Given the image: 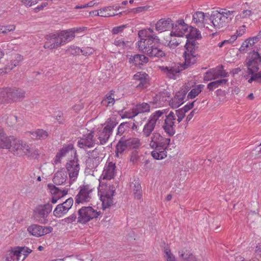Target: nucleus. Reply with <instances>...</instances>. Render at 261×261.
Returning a JSON list of instances; mask_svg holds the SVG:
<instances>
[{"label": "nucleus", "mask_w": 261, "mask_h": 261, "mask_svg": "<svg viewBox=\"0 0 261 261\" xmlns=\"http://www.w3.org/2000/svg\"><path fill=\"white\" fill-rule=\"evenodd\" d=\"M138 36L140 38L138 42L139 50L151 58L162 59L166 57V54L161 47L158 36L147 34L146 31H139Z\"/></svg>", "instance_id": "1"}, {"label": "nucleus", "mask_w": 261, "mask_h": 261, "mask_svg": "<svg viewBox=\"0 0 261 261\" xmlns=\"http://www.w3.org/2000/svg\"><path fill=\"white\" fill-rule=\"evenodd\" d=\"M186 51L184 53L185 64L183 69H185L191 65L194 64L197 59V50L199 43L195 40H187L185 45Z\"/></svg>", "instance_id": "2"}, {"label": "nucleus", "mask_w": 261, "mask_h": 261, "mask_svg": "<svg viewBox=\"0 0 261 261\" xmlns=\"http://www.w3.org/2000/svg\"><path fill=\"white\" fill-rule=\"evenodd\" d=\"M24 96L25 92L22 89L6 88L0 90V103L20 100Z\"/></svg>", "instance_id": "3"}, {"label": "nucleus", "mask_w": 261, "mask_h": 261, "mask_svg": "<svg viewBox=\"0 0 261 261\" xmlns=\"http://www.w3.org/2000/svg\"><path fill=\"white\" fill-rule=\"evenodd\" d=\"M31 252L32 250L24 246L11 247L5 255L4 261H23Z\"/></svg>", "instance_id": "4"}, {"label": "nucleus", "mask_w": 261, "mask_h": 261, "mask_svg": "<svg viewBox=\"0 0 261 261\" xmlns=\"http://www.w3.org/2000/svg\"><path fill=\"white\" fill-rule=\"evenodd\" d=\"M53 206L47 203L37 205L33 212V218L36 221L41 224H46L48 222L47 217L52 211Z\"/></svg>", "instance_id": "5"}, {"label": "nucleus", "mask_w": 261, "mask_h": 261, "mask_svg": "<svg viewBox=\"0 0 261 261\" xmlns=\"http://www.w3.org/2000/svg\"><path fill=\"white\" fill-rule=\"evenodd\" d=\"M247 67V73L253 74L258 72L259 67L261 66V57L258 52L253 50L250 52L245 60Z\"/></svg>", "instance_id": "6"}, {"label": "nucleus", "mask_w": 261, "mask_h": 261, "mask_svg": "<svg viewBox=\"0 0 261 261\" xmlns=\"http://www.w3.org/2000/svg\"><path fill=\"white\" fill-rule=\"evenodd\" d=\"M77 222L81 224H86L90 220L97 218L100 212L97 211L92 206H83L77 212Z\"/></svg>", "instance_id": "7"}, {"label": "nucleus", "mask_w": 261, "mask_h": 261, "mask_svg": "<svg viewBox=\"0 0 261 261\" xmlns=\"http://www.w3.org/2000/svg\"><path fill=\"white\" fill-rule=\"evenodd\" d=\"M118 122L113 118H110L106 122V125L98 132V139L101 145L106 144L112 135L113 128L117 125Z\"/></svg>", "instance_id": "8"}, {"label": "nucleus", "mask_w": 261, "mask_h": 261, "mask_svg": "<svg viewBox=\"0 0 261 261\" xmlns=\"http://www.w3.org/2000/svg\"><path fill=\"white\" fill-rule=\"evenodd\" d=\"M170 142V139L164 137L159 141L154 147V150L151 152L152 156L155 160H162L167 156L166 150Z\"/></svg>", "instance_id": "9"}, {"label": "nucleus", "mask_w": 261, "mask_h": 261, "mask_svg": "<svg viewBox=\"0 0 261 261\" xmlns=\"http://www.w3.org/2000/svg\"><path fill=\"white\" fill-rule=\"evenodd\" d=\"M92 191L93 188L89 185L80 186V191L75 198V204H79L90 201Z\"/></svg>", "instance_id": "10"}, {"label": "nucleus", "mask_w": 261, "mask_h": 261, "mask_svg": "<svg viewBox=\"0 0 261 261\" xmlns=\"http://www.w3.org/2000/svg\"><path fill=\"white\" fill-rule=\"evenodd\" d=\"M73 153L74 154L73 159L70 160L66 163V168L68 172L70 179L72 181H75L79 175L80 167L76 152L73 151Z\"/></svg>", "instance_id": "11"}, {"label": "nucleus", "mask_w": 261, "mask_h": 261, "mask_svg": "<svg viewBox=\"0 0 261 261\" xmlns=\"http://www.w3.org/2000/svg\"><path fill=\"white\" fill-rule=\"evenodd\" d=\"M11 149L15 155L18 156L30 154L32 152L31 147L25 142L17 138L14 140Z\"/></svg>", "instance_id": "12"}, {"label": "nucleus", "mask_w": 261, "mask_h": 261, "mask_svg": "<svg viewBox=\"0 0 261 261\" xmlns=\"http://www.w3.org/2000/svg\"><path fill=\"white\" fill-rule=\"evenodd\" d=\"M210 20L212 23L213 27L217 30H219L227 25L228 20L224 17L223 13L218 11H214L210 16Z\"/></svg>", "instance_id": "13"}, {"label": "nucleus", "mask_w": 261, "mask_h": 261, "mask_svg": "<svg viewBox=\"0 0 261 261\" xmlns=\"http://www.w3.org/2000/svg\"><path fill=\"white\" fill-rule=\"evenodd\" d=\"M73 204V199L70 197L66 199L64 202L57 205L53 214L56 218H61L66 215L69 210L72 207Z\"/></svg>", "instance_id": "14"}, {"label": "nucleus", "mask_w": 261, "mask_h": 261, "mask_svg": "<svg viewBox=\"0 0 261 261\" xmlns=\"http://www.w3.org/2000/svg\"><path fill=\"white\" fill-rule=\"evenodd\" d=\"M161 70L166 76L172 79H175L181 70H182L181 67L176 63H172L167 66L160 67Z\"/></svg>", "instance_id": "15"}, {"label": "nucleus", "mask_w": 261, "mask_h": 261, "mask_svg": "<svg viewBox=\"0 0 261 261\" xmlns=\"http://www.w3.org/2000/svg\"><path fill=\"white\" fill-rule=\"evenodd\" d=\"M53 229L50 226H42L37 224H33L28 228V231L31 234L37 237L49 233Z\"/></svg>", "instance_id": "16"}, {"label": "nucleus", "mask_w": 261, "mask_h": 261, "mask_svg": "<svg viewBox=\"0 0 261 261\" xmlns=\"http://www.w3.org/2000/svg\"><path fill=\"white\" fill-rule=\"evenodd\" d=\"M94 145V132L92 131L87 134L83 135V137L77 142V146L81 148H84V147L91 148Z\"/></svg>", "instance_id": "17"}, {"label": "nucleus", "mask_w": 261, "mask_h": 261, "mask_svg": "<svg viewBox=\"0 0 261 261\" xmlns=\"http://www.w3.org/2000/svg\"><path fill=\"white\" fill-rule=\"evenodd\" d=\"M14 137H8L4 133L3 129L0 127V148L2 149H10L15 140Z\"/></svg>", "instance_id": "18"}, {"label": "nucleus", "mask_w": 261, "mask_h": 261, "mask_svg": "<svg viewBox=\"0 0 261 261\" xmlns=\"http://www.w3.org/2000/svg\"><path fill=\"white\" fill-rule=\"evenodd\" d=\"M188 89H182L176 93L174 98L170 101V105L172 108H177L183 103L184 99L188 92Z\"/></svg>", "instance_id": "19"}, {"label": "nucleus", "mask_w": 261, "mask_h": 261, "mask_svg": "<svg viewBox=\"0 0 261 261\" xmlns=\"http://www.w3.org/2000/svg\"><path fill=\"white\" fill-rule=\"evenodd\" d=\"M116 166L112 162H109L105 166L101 176L103 179L110 180L114 178L116 173Z\"/></svg>", "instance_id": "20"}, {"label": "nucleus", "mask_w": 261, "mask_h": 261, "mask_svg": "<svg viewBox=\"0 0 261 261\" xmlns=\"http://www.w3.org/2000/svg\"><path fill=\"white\" fill-rule=\"evenodd\" d=\"M173 23L170 18H162L155 23V30L159 32H164L171 28L173 29Z\"/></svg>", "instance_id": "21"}, {"label": "nucleus", "mask_w": 261, "mask_h": 261, "mask_svg": "<svg viewBox=\"0 0 261 261\" xmlns=\"http://www.w3.org/2000/svg\"><path fill=\"white\" fill-rule=\"evenodd\" d=\"M148 61V58L144 55L136 54L129 57V63L135 66L143 65Z\"/></svg>", "instance_id": "22"}, {"label": "nucleus", "mask_w": 261, "mask_h": 261, "mask_svg": "<svg viewBox=\"0 0 261 261\" xmlns=\"http://www.w3.org/2000/svg\"><path fill=\"white\" fill-rule=\"evenodd\" d=\"M47 188L51 195L56 196L59 199L67 195L68 192V189L62 190L52 184H48Z\"/></svg>", "instance_id": "23"}, {"label": "nucleus", "mask_w": 261, "mask_h": 261, "mask_svg": "<svg viewBox=\"0 0 261 261\" xmlns=\"http://www.w3.org/2000/svg\"><path fill=\"white\" fill-rule=\"evenodd\" d=\"M114 191H110L109 193H107L105 196L101 197L102 208L103 210L109 207L113 204V197L114 196Z\"/></svg>", "instance_id": "24"}, {"label": "nucleus", "mask_w": 261, "mask_h": 261, "mask_svg": "<svg viewBox=\"0 0 261 261\" xmlns=\"http://www.w3.org/2000/svg\"><path fill=\"white\" fill-rule=\"evenodd\" d=\"M114 93V90H111L107 93L101 101L102 105L107 107L113 106L115 102Z\"/></svg>", "instance_id": "25"}, {"label": "nucleus", "mask_w": 261, "mask_h": 261, "mask_svg": "<svg viewBox=\"0 0 261 261\" xmlns=\"http://www.w3.org/2000/svg\"><path fill=\"white\" fill-rule=\"evenodd\" d=\"M119 7L117 6H109L107 7L103 8L99 10V12H97L96 15H98L101 17H110L115 16L116 14L114 13H112V10L116 11L119 9Z\"/></svg>", "instance_id": "26"}, {"label": "nucleus", "mask_w": 261, "mask_h": 261, "mask_svg": "<svg viewBox=\"0 0 261 261\" xmlns=\"http://www.w3.org/2000/svg\"><path fill=\"white\" fill-rule=\"evenodd\" d=\"M130 187L133 189L135 198L140 199L142 197V190L140 181L135 179L130 184Z\"/></svg>", "instance_id": "27"}, {"label": "nucleus", "mask_w": 261, "mask_h": 261, "mask_svg": "<svg viewBox=\"0 0 261 261\" xmlns=\"http://www.w3.org/2000/svg\"><path fill=\"white\" fill-rule=\"evenodd\" d=\"M189 27L188 25H184L181 27L174 26L173 29L174 31H172L170 33V36L181 37L188 32Z\"/></svg>", "instance_id": "28"}, {"label": "nucleus", "mask_w": 261, "mask_h": 261, "mask_svg": "<svg viewBox=\"0 0 261 261\" xmlns=\"http://www.w3.org/2000/svg\"><path fill=\"white\" fill-rule=\"evenodd\" d=\"M188 40H196L201 38V35L200 31L196 28L192 26L189 27V31L187 34L186 35Z\"/></svg>", "instance_id": "29"}, {"label": "nucleus", "mask_w": 261, "mask_h": 261, "mask_svg": "<svg viewBox=\"0 0 261 261\" xmlns=\"http://www.w3.org/2000/svg\"><path fill=\"white\" fill-rule=\"evenodd\" d=\"M67 178V175L65 173L58 171L55 173L53 180L55 185H61L66 182Z\"/></svg>", "instance_id": "30"}, {"label": "nucleus", "mask_w": 261, "mask_h": 261, "mask_svg": "<svg viewBox=\"0 0 261 261\" xmlns=\"http://www.w3.org/2000/svg\"><path fill=\"white\" fill-rule=\"evenodd\" d=\"M126 150H128V148L125 142V137H122L119 140L116 146V155L118 156V154H122Z\"/></svg>", "instance_id": "31"}, {"label": "nucleus", "mask_w": 261, "mask_h": 261, "mask_svg": "<svg viewBox=\"0 0 261 261\" xmlns=\"http://www.w3.org/2000/svg\"><path fill=\"white\" fill-rule=\"evenodd\" d=\"M29 133L32 135V138L34 139H45L48 136V133L42 129H38L35 131L30 132Z\"/></svg>", "instance_id": "32"}, {"label": "nucleus", "mask_w": 261, "mask_h": 261, "mask_svg": "<svg viewBox=\"0 0 261 261\" xmlns=\"http://www.w3.org/2000/svg\"><path fill=\"white\" fill-rule=\"evenodd\" d=\"M150 111V106L148 103L146 102H143L139 103L136 105L135 109H134V113L135 114L134 116L137 115L139 113H142L145 112H148Z\"/></svg>", "instance_id": "33"}, {"label": "nucleus", "mask_w": 261, "mask_h": 261, "mask_svg": "<svg viewBox=\"0 0 261 261\" xmlns=\"http://www.w3.org/2000/svg\"><path fill=\"white\" fill-rule=\"evenodd\" d=\"M55 36V34H50L46 36V39L47 41L45 42L44 45V47L45 48L51 49L53 48H57Z\"/></svg>", "instance_id": "34"}, {"label": "nucleus", "mask_w": 261, "mask_h": 261, "mask_svg": "<svg viewBox=\"0 0 261 261\" xmlns=\"http://www.w3.org/2000/svg\"><path fill=\"white\" fill-rule=\"evenodd\" d=\"M155 126L153 120L151 121H148L143 127L142 131L143 136L145 137H149L154 130Z\"/></svg>", "instance_id": "35"}, {"label": "nucleus", "mask_w": 261, "mask_h": 261, "mask_svg": "<svg viewBox=\"0 0 261 261\" xmlns=\"http://www.w3.org/2000/svg\"><path fill=\"white\" fill-rule=\"evenodd\" d=\"M148 74L145 73L138 72L134 75L135 79L140 81V83L138 84V87L146 88L147 87V77Z\"/></svg>", "instance_id": "36"}, {"label": "nucleus", "mask_w": 261, "mask_h": 261, "mask_svg": "<svg viewBox=\"0 0 261 261\" xmlns=\"http://www.w3.org/2000/svg\"><path fill=\"white\" fill-rule=\"evenodd\" d=\"M125 142L127 145L128 150L138 148L141 145L140 140L136 138L125 139Z\"/></svg>", "instance_id": "37"}, {"label": "nucleus", "mask_w": 261, "mask_h": 261, "mask_svg": "<svg viewBox=\"0 0 261 261\" xmlns=\"http://www.w3.org/2000/svg\"><path fill=\"white\" fill-rule=\"evenodd\" d=\"M75 151L76 152V151L73 150V145L71 144H70L66 146H65L63 147L59 151V153H58L56 155L57 158H61L64 156H65L67 153H68L69 151Z\"/></svg>", "instance_id": "38"}, {"label": "nucleus", "mask_w": 261, "mask_h": 261, "mask_svg": "<svg viewBox=\"0 0 261 261\" xmlns=\"http://www.w3.org/2000/svg\"><path fill=\"white\" fill-rule=\"evenodd\" d=\"M213 70L216 79L221 77H225L228 76V73L223 70V65L218 66L217 69H213Z\"/></svg>", "instance_id": "39"}, {"label": "nucleus", "mask_w": 261, "mask_h": 261, "mask_svg": "<svg viewBox=\"0 0 261 261\" xmlns=\"http://www.w3.org/2000/svg\"><path fill=\"white\" fill-rule=\"evenodd\" d=\"M101 162V160L88 157L86 160V165L89 169H95Z\"/></svg>", "instance_id": "40"}, {"label": "nucleus", "mask_w": 261, "mask_h": 261, "mask_svg": "<svg viewBox=\"0 0 261 261\" xmlns=\"http://www.w3.org/2000/svg\"><path fill=\"white\" fill-rule=\"evenodd\" d=\"M204 87V85L202 84L196 86L195 88L192 89L188 94V98H193L197 96L201 92L202 89Z\"/></svg>", "instance_id": "41"}, {"label": "nucleus", "mask_w": 261, "mask_h": 261, "mask_svg": "<svg viewBox=\"0 0 261 261\" xmlns=\"http://www.w3.org/2000/svg\"><path fill=\"white\" fill-rule=\"evenodd\" d=\"M87 153L88 154V157L102 161V157L101 156L102 154L100 153V150L97 147L92 151H88Z\"/></svg>", "instance_id": "42"}, {"label": "nucleus", "mask_w": 261, "mask_h": 261, "mask_svg": "<svg viewBox=\"0 0 261 261\" xmlns=\"http://www.w3.org/2000/svg\"><path fill=\"white\" fill-rule=\"evenodd\" d=\"M129 128H130V124L129 123V122L121 123L118 127L117 135H122L124 132L128 130Z\"/></svg>", "instance_id": "43"}, {"label": "nucleus", "mask_w": 261, "mask_h": 261, "mask_svg": "<svg viewBox=\"0 0 261 261\" xmlns=\"http://www.w3.org/2000/svg\"><path fill=\"white\" fill-rule=\"evenodd\" d=\"M193 17V20L195 23L202 24L204 20L205 15L203 12L198 11L194 14Z\"/></svg>", "instance_id": "44"}, {"label": "nucleus", "mask_w": 261, "mask_h": 261, "mask_svg": "<svg viewBox=\"0 0 261 261\" xmlns=\"http://www.w3.org/2000/svg\"><path fill=\"white\" fill-rule=\"evenodd\" d=\"M64 43L72 40L75 37L74 33L72 32H62L60 33Z\"/></svg>", "instance_id": "45"}, {"label": "nucleus", "mask_w": 261, "mask_h": 261, "mask_svg": "<svg viewBox=\"0 0 261 261\" xmlns=\"http://www.w3.org/2000/svg\"><path fill=\"white\" fill-rule=\"evenodd\" d=\"M164 257L166 261H177L174 255L171 253L168 246L164 247Z\"/></svg>", "instance_id": "46"}, {"label": "nucleus", "mask_w": 261, "mask_h": 261, "mask_svg": "<svg viewBox=\"0 0 261 261\" xmlns=\"http://www.w3.org/2000/svg\"><path fill=\"white\" fill-rule=\"evenodd\" d=\"M164 137L162 136L159 133L154 132L151 137V141L150 142V146L152 148H154V145L159 141L161 140Z\"/></svg>", "instance_id": "47"}, {"label": "nucleus", "mask_w": 261, "mask_h": 261, "mask_svg": "<svg viewBox=\"0 0 261 261\" xmlns=\"http://www.w3.org/2000/svg\"><path fill=\"white\" fill-rule=\"evenodd\" d=\"M166 117L164 125H174V121L176 119V117L174 112H170Z\"/></svg>", "instance_id": "48"}, {"label": "nucleus", "mask_w": 261, "mask_h": 261, "mask_svg": "<svg viewBox=\"0 0 261 261\" xmlns=\"http://www.w3.org/2000/svg\"><path fill=\"white\" fill-rule=\"evenodd\" d=\"M23 57L19 54H17L15 56L14 59H13L11 61V67H10V69L11 70L14 67H16V66L19 65V63L22 60Z\"/></svg>", "instance_id": "49"}, {"label": "nucleus", "mask_w": 261, "mask_h": 261, "mask_svg": "<svg viewBox=\"0 0 261 261\" xmlns=\"http://www.w3.org/2000/svg\"><path fill=\"white\" fill-rule=\"evenodd\" d=\"M179 256L185 260H188L191 257V256L193 255V254L190 252V251L188 250L187 249H183L180 251H179Z\"/></svg>", "instance_id": "50"}, {"label": "nucleus", "mask_w": 261, "mask_h": 261, "mask_svg": "<svg viewBox=\"0 0 261 261\" xmlns=\"http://www.w3.org/2000/svg\"><path fill=\"white\" fill-rule=\"evenodd\" d=\"M174 125H164L163 127L165 132L169 136H172L175 134V130L174 128Z\"/></svg>", "instance_id": "51"}, {"label": "nucleus", "mask_w": 261, "mask_h": 261, "mask_svg": "<svg viewBox=\"0 0 261 261\" xmlns=\"http://www.w3.org/2000/svg\"><path fill=\"white\" fill-rule=\"evenodd\" d=\"M18 121V118L17 116L13 115H10L8 116L6 122L10 125L12 126Z\"/></svg>", "instance_id": "52"}, {"label": "nucleus", "mask_w": 261, "mask_h": 261, "mask_svg": "<svg viewBox=\"0 0 261 261\" xmlns=\"http://www.w3.org/2000/svg\"><path fill=\"white\" fill-rule=\"evenodd\" d=\"M216 77L215 76L214 71L213 69L207 71L204 76V80L205 81H210L213 80H215Z\"/></svg>", "instance_id": "53"}, {"label": "nucleus", "mask_w": 261, "mask_h": 261, "mask_svg": "<svg viewBox=\"0 0 261 261\" xmlns=\"http://www.w3.org/2000/svg\"><path fill=\"white\" fill-rule=\"evenodd\" d=\"M175 116H176L177 117V121L178 122H180L185 116V111H183V110H181V109L176 110L175 111Z\"/></svg>", "instance_id": "54"}, {"label": "nucleus", "mask_w": 261, "mask_h": 261, "mask_svg": "<svg viewBox=\"0 0 261 261\" xmlns=\"http://www.w3.org/2000/svg\"><path fill=\"white\" fill-rule=\"evenodd\" d=\"M249 45H253V44H251V39L248 38L243 42L241 46L239 48L240 51H244L246 50V48H247Z\"/></svg>", "instance_id": "55"}, {"label": "nucleus", "mask_w": 261, "mask_h": 261, "mask_svg": "<svg viewBox=\"0 0 261 261\" xmlns=\"http://www.w3.org/2000/svg\"><path fill=\"white\" fill-rule=\"evenodd\" d=\"M94 50L93 48L90 47H83L82 50H81V53L85 56H89L94 52Z\"/></svg>", "instance_id": "56"}, {"label": "nucleus", "mask_w": 261, "mask_h": 261, "mask_svg": "<svg viewBox=\"0 0 261 261\" xmlns=\"http://www.w3.org/2000/svg\"><path fill=\"white\" fill-rule=\"evenodd\" d=\"M55 38L56 39V46H57V47L64 44L62 40V37L60 36V33L59 34H55Z\"/></svg>", "instance_id": "57"}, {"label": "nucleus", "mask_w": 261, "mask_h": 261, "mask_svg": "<svg viewBox=\"0 0 261 261\" xmlns=\"http://www.w3.org/2000/svg\"><path fill=\"white\" fill-rule=\"evenodd\" d=\"M126 25H122L118 27H114L112 30V32L113 34H117L120 32L123 31L124 28H125Z\"/></svg>", "instance_id": "58"}, {"label": "nucleus", "mask_w": 261, "mask_h": 261, "mask_svg": "<svg viewBox=\"0 0 261 261\" xmlns=\"http://www.w3.org/2000/svg\"><path fill=\"white\" fill-rule=\"evenodd\" d=\"M249 39H251V44H254L261 39V31L259 32L256 36L249 38Z\"/></svg>", "instance_id": "59"}, {"label": "nucleus", "mask_w": 261, "mask_h": 261, "mask_svg": "<svg viewBox=\"0 0 261 261\" xmlns=\"http://www.w3.org/2000/svg\"><path fill=\"white\" fill-rule=\"evenodd\" d=\"M252 14V11L251 10H245L240 15V17L241 18H245L248 17L250 15H251Z\"/></svg>", "instance_id": "60"}, {"label": "nucleus", "mask_w": 261, "mask_h": 261, "mask_svg": "<svg viewBox=\"0 0 261 261\" xmlns=\"http://www.w3.org/2000/svg\"><path fill=\"white\" fill-rule=\"evenodd\" d=\"M252 76L248 80V83H251L253 81H256L257 83H259V75L257 73H254L253 74H251Z\"/></svg>", "instance_id": "61"}, {"label": "nucleus", "mask_w": 261, "mask_h": 261, "mask_svg": "<svg viewBox=\"0 0 261 261\" xmlns=\"http://www.w3.org/2000/svg\"><path fill=\"white\" fill-rule=\"evenodd\" d=\"M195 101L196 100H194L191 102L189 103L188 104L185 105L183 108H181V109L183 111H185L186 113L189 110L193 108Z\"/></svg>", "instance_id": "62"}, {"label": "nucleus", "mask_w": 261, "mask_h": 261, "mask_svg": "<svg viewBox=\"0 0 261 261\" xmlns=\"http://www.w3.org/2000/svg\"><path fill=\"white\" fill-rule=\"evenodd\" d=\"M218 87L215 81L208 83L207 86V88L210 91H213Z\"/></svg>", "instance_id": "63"}, {"label": "nucleus", "mask_w": 261, "mask_h": 261, "mask_svg": "<svg viewBox=\"0 0 261 261\" xmlns=\"http://www.w3.org/2000/svg\"><path fill=\"white\" fill-rule=\"evenodd\" d=\"M179 44V42L176 39L173 40L171 39L168 43V45L170 47H174L178 46Z\"/></svg>", "instance_id": "64"}]
</instances>
